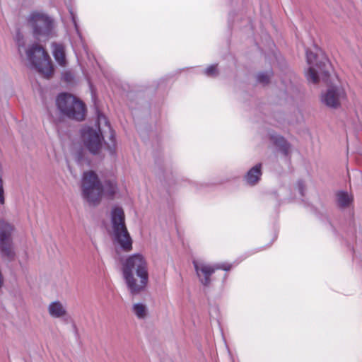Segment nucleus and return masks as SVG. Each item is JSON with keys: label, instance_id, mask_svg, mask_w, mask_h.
<instances>
[{"label": "nucleus", "instance_id": "nucleus-1", "mask_svg": "<svg viewBox=\"0 0 362 362\" xmlns=\"http://www.w3.org/2000/svg\"><path fill=\"white\" fill-rule=\"evenodd\" d=\"M123 277L129 291L136 295L144 291L148 283V262L141 254L129 256L123 263Z\"/></svg>", "mask_w": 362, "mask_h": 362}, {"label": "nucleus", "instance_id": "nucleus-2", "mask_svg": "<svg viewBox=\"0 0 362 362\" xmlns=\"http://www.w3.org/2000/svg\"><path fill=\"white\" fill-rule=\"evenodd\" d=\"M19 54L25 52L28 60L35 69L45 77H49L53 73V66L48 54L39 45L33 44L28 49L25 48L24 36L20 31L16 35Z\"/></svg>", "mask_w": 362, "mask_h": 362}, {"label": "nucleus", "instance_id": "nucleus-3", "mask_svg": "<svg viewBox=\"0 0 362 362\" xmlns=\"http://www.w3.org/2000/svg\"><path fill=\"white\" fill-rule=\"evenodd\" d=\"M82 189L87 201L95 204L100 202L103 193L107 196H113L117 191V187L113 181L107 182L105 187H103L98 175L93 171L89 170L83 173Z\"/></svg>", "mask_w": 362, "mask_h": 362}, {"label": "nucleus", "instance_id": "nucleus-4", "mask_svg": "<svg viewBox=\"0 0 362 362\" xmlns=\"http://www.w3.org/2000/svg\"><path fill=\"white\" fill-rule=\"evenodd\" d=\"M110 235L114 244L125 252L132 250V240L125 225V216L123 209L115 206L111 211Z\"/></svg>", "mask_w": 362, "mask_h": 362}, {"label": "nucleus", "instance_id": "nucleus-5", "mask_svg": "<svg viewBox=\"0 0 362 362\" xmlns=\"http://www.w3.org/2000/svg\"><path fill=\"white\" fill-rule=\"evenodd\" d=\"M57 105L60 112L69 118L79 121L84 119L85 105L71 94H60L57 98Z\"/></svg>", "mask_w": 362, "mask_h": 362}, {"label": "nucleus", "instance_id": "nucleus-6", "mask_svg": "<svg viewBox=\"0 0 362 362\" xmlns=\"http://www.w3.org/2000/svg\"><path fill=\"white\" fill-rule=\"evenodd\" d=\"M307 62L309 65L306 76L313 83H317L320 81H327L329 76V64L317 59L316 54L311 51H306Z\"/></svg>", "mask_w": 362, "mask_h": 362}, {"label": "nucleus", "instance_id": "nucleus-7", "mask_svg": "<svg viewBox=\"0 0 362 362\" xmlns=\"http://www.w3.org/2000/svg\"><path fill=\"white\" fill-rule=\"evenodd\" d=\"M98 126L102 122L107 124V121L105 115H98ZM83 141L86 148L93 154H98L100 151L103 146V136L100 132V127L98 129L92 128L85 129L82 134Z\"/></svg>", "mask_w": 362, "mask_h": 362}, {"label": "nucleus", "instance_id": "nucleus-8", "mask_svg": "<svg viewBox=\"0 0 362 362\" xmlns=\"http://www.w3.org/2000/svg\"><path fill=\"white\" fill-rule=\"evenodd\" d=\"M13 226L6 222H0V253L8 260L14 259L16 253L11 238Z\"/></svg>", "mask_w": 362, "mask_h": 362}, {"label": "nucleus", "instance_id": "nucleus-9", "mask_svg": "<svg viewBox=\"0 0 362 362\" xmlns=\"http://www.w3.org/2000/svg\"><path fill=\"white\" fill-rule=\"evenodd\" d=\"M346 100V93L341 86L334 85L329 86L321 95L322 103L331 108H338Z\"/></svg>", "mask_w": 362, "mask_h": 362}, {"label": "nucleus", "instance_id": "nucleus-10", "mask_svg": "<svg viewBox=\"0 0 362 362\" xmlns=\"http://www.w3.org/2000/svg\"><path fill=\"white\" fill-rule=\"evenodd\" d=\"M192 263L199 281L204 286L209 285L211 282L210 277L216 270L230 269V267H225L222 264L211 265L202 259H194Z\"/></svg>", "mask_w": 362, "mask_h": 362}, {"label": "nucleus", "instance_id": "nucleus-11", "mask_svg": "<svg viewBox=\"0 0 362 362\" xmlns=\"http://www.w3.org/2000/svg\"><path fill=\"white\" fill-rule=\"evenodd\" d=\"M27 23H54L52 16L42 10H35L30 12L27 18Z\"/></svg>", "mask_w": 362, "mask_h": 362}, {"label": "nucleus", "instance_id": "nucleus-12", "mask_svg": "<svg viewBox=\"0 0 362 362\" xmlns=\"http://www.w3.org/2000/svg\"><path fill=\"white\" fill-rule=\"evenodd\" d=\"M49 315L54 318H61L66 315L64 305L58 300L51 302L47 306Z\"/></svg>", "mask_w": 362, "mask_h": 362}, {"label": "nucleus", "instance_id": "nucleus-13", "mask_svg": "<svg viewBox=\"0 0 362 362\" xmlns=\"http://www.w3.org/2000/svg\"><path fill=\"white\" fill-rule=\"evenodd\" d=\"M52 52L55 60L62 66H66V60L65 56V49L62 44H52Z\"/></svg>", "mask_w": 362, "mask_h": 362}, {"label": "nucleus", "instance_id": "nucleus-14", "mask_svg": "<svg viewBox=\"0 0 362 362\" xmlns=\"http://www.w3.org/2000/svg\"><path fill=\"white\" fill-rule=\"evenodd\" d=\"M261 175V165H256L248 171L245 180L248 184L254 185L259 181Z\"/></svg>", "mask_w": 362, "mask_h": 362}, {"label": "nucleus", "instance_id": "nucleus-15", "mask_svg": "<svg viewBox=\"0 0 362 362\" xmlns=\"http://www.w3.org/2000/svg\"><path fill=\"white\" fill-rule=\"evenodd\" d=\"M133 312L139 319H144L148 315V309L144 304L135 303L133 305Z\"/></svg>", "mask_w": 362, "mask_h": 362}, {"label": "nucleus", "instance_id": "nucleus-16", "mask_svg": "<svg viewBox=\"0 0 362 362\" xmlns=\"http://www.w3.org/2000/svg\"><path fill=\"white\" fill-rule=\"evenodd\" d=\"M42 26L35 28V31L37 35L49 36L53 29V24H41Z\"/></svg>", "mask_w": 362, "mask_h": 362}, {"label": "nucleus", "instance_id": "nucleus-17", "mask_svg": "<svg viewBox=\"0 0 362 362\" xmlns=\"http://www.w3.org/2000/svg\"><path fill=\"white\" fill-rule=\"evenodd\" d=\"M337 201L341 206H347L351 202L352 198L347 193L339 192L337 194Z\"/></svg>", "mask_w": 362, "mask_h": 362}, {"label": "nucleus", "instance_id": "nucleus-18", "mask_svg": "<svg viewBox=\"0 0 362 362\" xmlns=\"http://www.w3.org/2000/svg\"><path fill=\"white\" fill-rule=\"evenodd\" d=\"M276 144L279 145L282 150L287 153V152L289 150V145L287 144V142L282 137H279L276 139Z\"/></svg>", "mask_w": 362, "mask_h": 362}, {"label": "nucleus", "instance_id": "nucleus-19", "mask_svg": "<svg viewBox=\"0 0 362 362\" xmlns=\"http://www.w3.org/2000/svg\"><path fill=\"white\" fill-rule=\"evenodd\" d=\"M5 203V196H4V182L0 176V204L3 205Z\"/></svg>", "mask_w": 362, "mask_h": 362}, {"label": "nucleus", "instance_id": "nucleus-20", "mask_svg": "<svg viewBox=\"0 0 362 362\" xmlns=\"http://www.w3.org/2000/svg\"><path fill=\"white\" fill-rule=\"evenodd\" d=\"M269 75L267 74H259L258 76H257V80L260 82V83H262L264 84H266L269 82Z\"/></svg>", "mask_w": 362, "mask_h": 362}, {"label": "nucleus", "instance_id": "nucleus-21", "mask_svg": "<svg viewBox=\"0 0 362 362\" xmlns=\"http://www.w3.org/2000/svg\"><path fill=\"white\" fill-rule=\"evenodd\" d=\"M205 74L208 76H215L217 74L216 66L214 65L210 66L206 69Z\"/></svg>", "mask_w": 362, "mask_h": 362}, {"label": "nucleus", "instance_id": "nucleus-22", "mask_svg": "<svg viewBox=\"0 0 362 362\" xmlns=\"http://www.w3.org/2000/svg\"><path fill=\"white\" fill-rule=\"evenodd\" d=\"M69 14L71 18V23H77V16L76 14L74 12L72 8H69Z\"/></svg>", "mask_w": 362, "mask_h": 362}, {"label": "nucleus", "instance_id": "nucleus-23", "mask_svg": "<svg viewBox=\"0 0 362 362\" xmlns=\"http://www.w3.org/2000/svg\"><path fill=\"white\" fill-rule=\"evenodd\" d=\"M298 189H299V191H300V193L301 194V195H303V189L305 188V185L303 182H299L298 184Z\"/></svg>", "mask_w": 362, "mask_h": 362}, {"label": "nucleus", "instance_id": "nucleus-24", "mask_svg": "<svg viewBox=\"0 0 362 362\" xmlns=\"http://www.w3.org/2000/svg\"><path fill=\"white\" fill-rule=\"evenodd\" d=\"M75 28L77 30V24H75Z\"/></svg>", "mask_w": 362, "mask_h": 362}]
</instances>
